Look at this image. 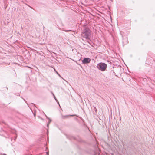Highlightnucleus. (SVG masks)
<instances>
[{
    "mask_svg": "<svg viewBox=\"0 0 155 155\" xmlns=\"http://www.w3.org/2000/svg\"><path fill=\"white\" fill-rule=\"evenodd\" d=\"M107 67V65L106 64L103 63H100L98 64L97 68H98L102 71H104L105 70Z\"/></svg>",
    "mask_w": 155,
    "mask_h": 155,
    "instance_id": "1",
    "label": "nucleus"
},
{
    "mask_svg": "<svg viewBox=\"0 0 155 155\" xmlns=\"http://www.w3.org/2000/svg\"><path fill=\"white\" fill-rule=\"evenodd\" d=\"M91 32L88 29L87 31H85L84 33H83V36L85 38H87L88 36L90 35Z\"/></svg>",
    "mask_w": 155,
    "mask_h": 155,
    "instance_id": "2",
    "label": "nucleus"
},
{
    "mask_svg": "<svg viewBox=\"0 0 155 155\" xmlns=\"http://www.w3.org/2000/svg\"><path fill=\"white\" fill-rule=\"evenodd\" d=\"M91 59L88 58H85L82 61V62L84 64H87L90 62Z\"/></svg>",
    "mask_w": 155,
    "mask_h": 155,
    "instance_id": "3",
    "label": "nucleus"
},
{
    "mask_svg": "<svg viewBox=\"0 0 155 155\" xmlns=\"http://www.w3.org/2000/svg\"><path fill=\"white\" fill-rule=\"evenodd\" d=\"M33 107L34 108V109H33V110L34 111V112L33 111L32 109L31 108H30V109H31V110L32 111L33 113L34 116L35 117V113H36V109H37L38 108H37V107H35V108H36V109H35V107Z\"/></svg>",
    "mask_w": 155,
    "mask_h": 155,
    "instance_id": "4",
    "label": "nucleus"
},
{
    "mask_svg": "<svg viewBox=\"0 0 155 155\" xmlns=\"http://www.w3.org/2000/svg\"><path fill=\"white\" fill-rule=\"evenodd\" d=\"M74 116V115H69V116H63L62 117V118H63V119H64L66 118V117H69V116Z\"/></svg>",
    "mask_w": 155,
    "mask_h": 155,
    "instance_id": "5",
    "label": "nucleus"
},
{
    "mask_svg": "<svg viewBox=\"0 0 155 155\" xmlns=\"http://www.w3.org/2000/svg\"><path fill=\"white\" fill-rule=\"evenodd\" d=\"M51 120L50 119L48 123L47 124V126L48 127L49 125V124L51 122Z\"/></svg>",
    "mask_w": 155,
    "mask_h": 155,
    "instance_id": "6",
    "label": "nucleus"
},
{
    "mask_svg": "<svg viewBox=\"0 0 155 155\" xmlns=\"http://www.w3.org/2000/svg\"><path fill=\"white\" fill-rule=\"evenodd\" d=\"M46 154H47V155H49V153H48V152H46Z\"/></svg>",
    "mask_w": 155,
    "mask_h": 155,
    "instance_id": "7",
    "label": "nucleus"
},
{
    "mask_svg": "<svg viewBox=\"0 0 155 155\" xmlns=\"http://www.w3.org/2000/svg\"><path fill=\"white\" fill-rule=\"evenodd\" d=\"M17 137V136L15 137V139H14L15 140L16 139Z\"/></svg>",
    "mask_w": 155,
    "mask_h": 155,
    "instance_id": "8",
    "label": "nucleus"
},
{
    "mask_svg": "<svg viewBox=\"0 0 155 155\" xmlns=\"http://www.w3.org/2000/svg\"><path fill=\"white\" fill-rule=\"evenodd\" d=\"M96 108V107H94V109H96L95 111H97V110H96V108Z\"/></svg>",
    "mask_w": 155,
    "mask_h": 155,
    "instance_id": "9",
    "label": "nucleus"
}]
</instances>
